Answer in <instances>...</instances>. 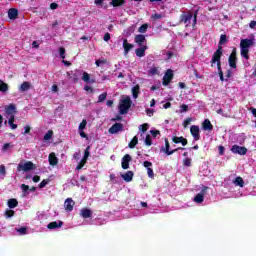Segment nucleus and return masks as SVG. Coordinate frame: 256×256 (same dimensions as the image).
<instances>
[{
	"instance_id": "obj_2",
	"label": "nucleus",
	"mask_w": 256,
	"mask_h": 256,
	"mask_svg": "<svg viewBox=\"0 0 256 256\" xmlns=\"http://www.w3.org/2000/svg\"><path fill=\"white\" fill-rule=\"evenodd\" d=\"M131 98L129 96L124 97L119 104V113L121 115H127L129 109H131Z\"/></svg>"
},
{
	"instance_id": "obj_25",
	"label": "nucleus",
	"mask_w": 256,
	"mask_h": 256,
	"mask_svg": "<svg viewBox=\"0 0 256 256\" xmlns=\"http://www.w3.org/2000/svg\"><path fill=\"white\" fill-rule=\"evenodd\" d=\"M233 183L236 187H245V181H243L241 176L236 177Z\"/></svg>"
},
{
	"instance_id": "obj_35",
	"label": "nucleus",
	"mask_w": 256,
	"mask_h": 256,
	"mask_svg": "<svg viewBox=\"0 0 256 256\" xmlns=\"http://www.w3.org/2000/svg\"><path fill=\"white\" fill-rule=\"evenodd\" d=\"M11 149H13V144L11 143H6L2 147L3 153H7V151H11Z\"/></svg>"
},
{
	"instance_id": "obj_24",
	"label": "nucleus",
	"mask_w": 256,
	"mask_h": 256,
	"mask_svg": "<svg viewBox=\"0 0 256 256\" xmlns=\"http://www.w3.org/2000/svg\"><path fill=\"white\" fill-rule=\"evenodd\" d=\"M16 109L17 108L15 107V104H9L8 106H6V115H9L11 117V115L15 113Z\"/></svg>"
},
{
	"instance_id": "obj_21",
	"label": "nucleus",
	"mask_w": 256,
	"mask_h": 256,
	"mask_svg": "<svg viewBox=\"0 0 256 256\" xmlns=\"http://www.w3.org/2000/svg\"><path fill=\"white\" fill-rule=\"evenodd\" d=\"M145 51H147V46H140L135 50L137 57H145Z\"/></svg>"
},
{
	"instance_id": "obj_19",
	"label": "nucleus",
	"mask_w": 256,
	"mask_h": 256,
	"mask_svg": "<svg viewBox=\"0 0 256 256\" xmlns=\"http://www.w3.org/2000/svg\"><path fill=\"white\" fill-rule=\"evenodd\" d=\"M18 15H19V11L17 9L11 8L8 10L9 19L15 20V19H17Z\"/></svg>"
},
{
	"instance_id": "obj_43",
	"label": "nucleus",
	"mask_w": 256,
	"mask_h": 256,
	"mask_svg": "<svg viewBox=\"0 0 256 256\" xmlns=\"http://www.w3.org/2000/svg\"><path fill=\"white\" fill-rule=\"evenodd\" d=\"M16 231L19 233V235H27V227H21L16 229Z\"/></svg>"
},
{
	"instance_id": "obj_31",
	"label": "nucleus",
	"mask_w": 256,
	"mask_h": 256,
	"mask_svg": "<svg viewBox=\"0 0 256 256\" xmlns=\"http://www.w3.org/2000/svg\"><path fill=\"white\" fill-rule=\"evenodd\" d=\"M0 91L2 93H7V91H9V85L5 83L3 80H0Z\"/></svg>"
},
{
	"instance_id": "obj_52",
	"label": "nucleus",
	"mask_w": 256,
	"mask_h": 256,
	"mask_svg": "<svg viewBox=\"0 0 256 256\" xmlns=\"http://www.w3.org/2000/svg\"><path fill=\"white\" fill-rule=\"evenodd\" d=\"M143 165L146 169H151V167H153V163L149 161H144Z\"/></svg>"
},
{
	"instance_id": "obj_44",
	"label": "nucleus",
	"mask_w": 256,
	"mask_h": 256,
	"mask_svg": "<svg viewBox=\"0 0 256 256\" xmlns=\"http://www.w3.org/2000/svg\"><path fill=\"white\" fill-rule=\"evenodd\" d=\"M139 129H140V131H142V133H145L149 129V124L144 123V124L140 125Z\"/></svg>"
},
{
	"instance_id": "obj_29",
	"label": "nucleus",
	"mask_w": 256,
	"mask_h": 256,
	"mask_svg": "<svg viewBox=\"0 0 256 256\" xmlns=\"http://www.w3.org/2000/svg\"><path fill=\"white\" fill-rule=\"evenodd\" d=\"M17 205H19V202L17 201V199L11 198L10 200H8L9 209H15V207H17Z\"/></svg>"
},
{
	"instance_id": "obj_1",
	"label": "nucleus",
	"mask_w": 256,
	"mask_h": 256,
	"mask_svg": "<svg viewBox=\"0 0 256 256\" xmlns=\"http://www.w3.org/2000/svg\"><path fill=\"white\" fill-rule=\"evenodd\" d=\"M254 40L253 39H242L240 41V55L244 57V59L249 60V49L253 47Z\"/></svg>"
},
{
	"instance_id": "obj_16",
	"label": "nucleus",
	"mask_w": 256,
	"mask_h": 256,
	"mask_svg": "<svg viewBox=\"0 0 256 256\" xmlns=\"http://www.w3.org/2000/svg\"><path fill=\"white\" fill-rule=\"evenodd\" d=\"M131 161V155L126 154L122 158V169H129V162Z\"/></svg>"
},
{
	"instance_id": "obj_15",
	"label": "nucleus",
	"mask_w": 256,
	"mask_h": 256,
	"mask_svg": "<svg viewBox=\"0 0 256 256\" xmlns=\"http://www.w3.org/2000/svg\"><path fill=\"white\" fill-rule=\"evenodd\" d=\"M80 215H81V217H83L84 219H89V217H92V216H93V211H91V209H88V208H83V209L80 211Z\"/></svg>"
},
{
	"instance_id": "obj_49",
	"label": "nucleus",
	"mask_w": 256,
	"mask_h": 256,
	"mask_svg": "<svg viewBox=\"0 0 256 256\" xmlns=\"http://www.w3.org/2000/svg\"><path fill=\"white\" fill-rule=\"evenodd\" d=\"M147 174H148V177H150V179H153V177H155V173L153 172V168H148L147 169Z\"/></svg>"
},
{
	"instance_id": "obj_64",
	"label": "nucleus",
	"mask_w": 256,
	"mask_h": 256,
	"mask_svg": "<svg viewBox=\"0 0 256 256\" xmlns=\"http://www.w3.org/2000/svg\"><path fill=\"white\" fill-rule=\"evenodd\" d=\"M153 18L154 19H163V14H154Z\"/></svg>"
},
{
	"instance_id": "obj_6",
	"label": "nucleus",
	"mask_w": 256,
	"mask_h": 256,
	"mask_svg": "<svg viewBox=\"0 0 256 256\" xmlns=\"http://www.w3.org/2000/svg\"><path fill=\"white\" fill-rule=\"evenodd\" d=\"M33 169V162H20L17 166V171H24L27 173V171H31Z\"/></svg>"
},
{
	"instance_id": "obj_42",
	"label": "nucleus",
	"mask_w": 256,
	"mask_h": 256,
	"mask_svg": "<svg viewBox=\"0 0 256 256\" xmlns=\"http://www.w3.org/2000/svg\"><path fill=\"white\" fill-rule=\"evenodd\" d=\"M96 65L98 67H102V65H107V60H105V59H98V60H96Z\"/></svg>"
},
{
	"instance_id": "obj_63",
	"label": "nucleus",
	"mask_w": 256,
	"mask_h": 256,
	"mask_svg": "<svg viewBox=\"0 0 256 256\" xmlns=\"http://www.w3.org/2000/svg\"><path fill=\"white\" fill-rule=\"evenodd\" d=\"M21 189H22L24 192H27V190L29 189V186L26 185V184H22V185H21Z\"/></svg>"
},
{
	"instance_id": "obj_58",
	"label": "nucleus",
	"mask_w": 256,
	"mask_h": 256,
	"mask_svg": "<svg viewBox=\"0 0 256 256\" xmlns=\"http://www.w3.org/2000/svg\"><path fill=\"white\" fill-rule=\"evenodd\" d=\"M218 73H219V77H220V80L221 81H224V78H223V70L220 68H218Z\"/></svg>"
},
{
	"instance_id": "obj_50",
	"label": "nucleus",
	"mask_w": 256,
	"mask_h": 256,
	"mask_svg": "<svg viewBox=\"0 0 256 256\" xmlns=\"http://www.w3.org/2000/svg\"><path fill=\"white\" fill-rule=\"evenodd\" d=\"M189 111V106L183 104L182 106H180V113H185Z\"/></svg>"
},
{
	"instance_id": "obj_22",
	"label": "nucleus",
	"mask_w": 256,
	"mask_h": 256,
	"mask_svg": "<svg viewBox=\"0 0 256 256\" xmlns=\"http://www.w3.org/2000/svg\"><path fill=\"white\" fill-rule=\"evenodd\" d=\"M124 53L127 55L131 49H133V44L127 42V39L123 41Z\"/></svg>"
},
{
	"instance_id": "obj_47",
	"label": "nucleus",
	"mask_w": 256,
	"mask_h": 256,
	"mask_svg": "<svg viewBox=\"0 0 256 256\" xmlns=\"http://www.w3.org/2000/svg\"><path fill=\"white\" fill-rule=\"evenodd\" d=\"M145 145H147L148 147H151L152 142H151V135H147L145 138Z\"/></svg>"
},
{
	"instance_id": "obj_51",
	"label": "nucleus",
	"mask_w": 256,
	"mask_h": 256,
	"mask_svg": "<svg viewBox=\"0 0 256 256\" xmlns=\"http://www.w3.org/2000/svg\"><path fill=\"white\" fill-rule=\"evenodd\" d=\"M0 175H7V171L5 170V165H0Z\"/></svg>"
},
{
	"instance_id": "obj_61",
	"label": "nucleus",
	"mask_w": 256,
	"mask_h": 256,
	"mask_svg": "<svg viewBox=\"0 0 256 256\" xmlns=\"http://www.w3.org/2000/svg\"><path fill=\"white\" fill-rule=\"evenodd\" d=\"M84 91H90V93H93V88H91L89 85H86L84 86Z\"/></svg>"
},
{
	"instance_id": "obj_33",
	"label": "nucleus",
	"mask_w": 256,
	"mask_h": 256,
	"mask_svg": "<svg viewBox=\"0 0 256 256\" xmlns=\"http://www.w3.org/2000/svg\"><path fill=\"white\" fill-rule=\"evenodd\" d=\"M137 143H139V138H137V136H134L133 139L130 141L128 147L130 149H135V146L137 145Z\"/></svg>"
},
{
	"instance_id": "obj_32",
	"label": "nucleus",
	"mask_w": 256,
	"mask_h": 256,
	"mask_svg": "<svg viewBox=\"0 0 256 256\" xmlns=\"http://www.w3.org/2000/svg\"><path fill=\"white\" fill-rule=\"evenodd\" d=\"M8 125L11 129H17V124H15V115H11L8 120Z\"/></svg>"
},
{
	"instance_id": "obj_57",
	"label": "nucleus",
	"mask_w": 256,
	"mask_h": 256,
	"mask_svg": "<svg viewBox=\"0 0 256 256\" xmlns=\"http://www.w3.org/2000/svg\"><path fill=\"white\" fill-rule=\"evenodd\" d=\"M83 159H86V161H87V159H89V146L87 147V149H86L85 152H84V157H83Z\"/></svg>"
},
{
	"instance_id": "obj_39",
	"label": "nucleus",
	"mask_w": 256,
	"mask_h": 256,
	"mask_svg": "<svg viewBox=\"0 0 256 256\" xmlns=\"http://www.w3.org/2000/svg\"><path fill=\"white\" fill-rule=\"evenodd\" d=\"M86 163H87V160L85 158H82L80 163L76 167L77 171H80V169H83V167H85Z\"/></svg>"
},
{
	"instance_id": "obj_13",
	"label": "nucleus",
	"mask_w": 256,
	"mask_h": 256,
	"mask_svg": "<svg viewBox=\"0 0 256 256\" xmlns=\"http://www.w3.org/2000/svg\"><path fill=\"white\" fill-rule=\"evenodd\" d=\"M73 207H75V201H73V198H67L64 202L65 211L71 212Z\"/></svg>"
},
{
	"instance_id": "obj_59",
	"label": "nucleus",
	"mask_w": 256,
	"mask_h": 256,
	"mask_svg": "<svg viewBox=\"0 0 256 256\" xmlns=\"http://www.w3.org/2000/svg\"><path fill=\"white\" fill-rule=\"evenodd\" d=\"M249 27H250V29H255V27H256V21H255V20H252V21L250 22V24H249Z\"/></svg>"
},
{
	"instance_id": "obj_17",
	"label": "nucleus",
	"mask_w": 256,
	"mask_h": 256,
	"mask_svg": "<svg viewBox=\"0 0 256 256\" xmlns=\"http://www.w3.org/2000/svg\"><path fill=\"white\" fill-rule=\"evenodd\" d=\"M48 161H49V164L52 165L53 167H55V165L59 163V159L53 152L49 154Z\"/></svg>"
},
{
	"instance_id": "obj_8",
	"label": "nucleus",
	"mask_w": 256,
	"mask_h": 256,
	"mask_svg": "<svg viewBox=\"0 0 256 256\" xmlns=\"http://www.w3.org/2000/svg\"><path fill=\"white\" fill-rule=\"evenodd\" d=\"M200 129H199V126L197 125H192L190 127V133L192 135V137L194 138V141H199V139H201V135L199 134L200 133Z\"/></svg>"
},
{
	"instance_id": "obj_9",
	"label": "nucleus",
	"mask_w": 256,
	"mask_h": 256,
	"mask_svg": "<svg viewBox=\"0 0 256 256\" xmlns=\"http://www.w3.org/2000/svg\"><path fill=\"white\" fill-rule=\"evenodd\" d=\"M134 41L137 43V45H139V47H147V39L145 38V35H136Z\"/></svg>"
},
{
	"instance_id": "obj_27",
	"label": "nucleus",
	"mask_w": 256,
	"mask_h": 256,
	"mask_svg": "<svg viewBox=\"0 0 256 256\" xmlns=\"http://www.w3.org/2000/svg\"><path fill=\"white\" fill-rule=\"evenodd\" d=\"M82 81H84V83H95V80L94 79L91 80V77L89 76V73H87V72H83Z\"/></svg>"
},
{
	"instance_id": "obj_45",
	"label": "nucleus",
	"mask_w": 256,
	"mask_h": 256,
	"mask_svg": "<svg viewBox=\"0 0 256 256\" xmlns=\"http://www.w3.org/2000/svg\"><path fill=\"white\" fill-rule=\"evenodd\" d=\"M183 166L184 167H191V158H185L183 160Z\"/></svg>"
},
{
	"instance_id": "obj_14",
	"label": "nucleus",
	"mask_w": 256,
	"mask_h": 256,
	"mask_svg": "<svg viewBox=\"0 0 256 256\" xmlns=\"http://www.w3.org/2000/svg\"><path fill=\"white\" fill-rule=\"evenodd\" d=\"M47 227L49 229H61V227H63V221L59 220V221H54V222H50Z\"/></svg>"
},
{
	"instance_id": "obj_53",
	"label": "nucleus",
	"mask_w": 256,
	"mask_h": 256,
	"mask_svg": "<svg viewBox=\"0 0 256 256\" xmlns=\"http://www.w3.org/2000/svg\"><path fill=\"white\" fill-rule=\"evenodd\" d=\"M146 113H147L148 117H153L155 110L148 108V109H146Z\"/></svg>"
},
{
	"instance_id": "obj_54",
	"label": "nucleus",
	"mask_w": 256,
	"mask_h": 256,
	"mask_svg": "<svg viewBox=\"0 0 256 256\" xmlns=\"http://www.w3.org/2000/svg\"><path fill=\"white\" fill-rule=\"evenodd\" d=\"M59 51H60V57H61V59H65V48L61 47V48L59 49Z\"/></svg>"
},
{
	"instance_id": "obj_46",
	"label": "nucleus",
	"mask_w": 256,
	"mask_h": 256,
	"mask_svg": "<svg viewBox=\"0 0 256 256\" xmlns=\"http://www.w3.org/2000/svg\"><path fill=\"white\" fill-rule=\"evenodd\" d=\"M85 127H87V120H83L80 124H79V131H83V129H85Z\"/></svg>"
},
{
	"instance_id": "obj_5",
	"label": "nucleus",
	"mask_w": 256,
	"mask_h": 256,
	"mask_svg": "<svg viewBox=\"0 0 256 256\" xmlns=\"http://www.w3.org/2000/svg\"><path fill=\"white\" fill-rule=\"evenodd\" d=\"M191 19H193V13L184 12L180 16V23H184L186 27H189L191 25Z\"/></svg>"
},
{
	"instance_id": "obj_62",
	"label": "nucleus",
	"mask_w": 256,
	"mask_h": 256,
	"mask_svg": "<svg viewBox=\"0 0 256 256\" xmlns=\"http://www.w3.org/2000/svg\"><path fill=\"white\" fill-rule=\"evenodd\" d=\"M159 130H151V134L153 137H157V135H159Z\"/></svg>"
},
{
	"instance_id": "obj_37",
	"label": "nucleus",
	"mask_w": 256,
	"mask_h": 256,
	"mask_svg": "<svg viewBox=\"0 0 256 256\" xmlns=\"http://www.w3.org/2000/svg\"><path fill=\"white\" fill-rule=\"evenodd\" d=\"M148 75H159V67H152L148 71Z\"/></svg>"
},
{
	"instance_id": "obj_36",
	"label": "nucleus",
	"mask_w": 256,
	"mask_h": 256,
	"mask_svg": "<svg viewBox=\"0 0 256 256\" xmlns=\"http://www.w3.org/2000/svg\"><path fill=\"white\" fill-rule=\"evenodd\" d=\"M53 138V130H49L45 135L43 140L44 141H51V139Z\"/></svg>"
},
{
	"instance_id": "obj_4",
	"label": "nucleus",
	"mask_w": 256,
	"mask_h": 256,
	"mask_svg": "<svg viewBox=\"0 0 256 256\" xmlns=\"http://www.w3.org/2000/svg\"><path fill=\"white\" fill-rule=\"evenodd\" d=\"M228 63L231 69H237V48H233L232 53L228 58Z\"/></svg>"
},
{
	"instance_id": "obj_7",
	"label": "nucleus",
	"mask_w": 256,
	"mask_h": 256,
	"mask_svg": "<svg viewBox=\"0 0 256 256\" xmlns=\"http://www.w3.org/2000/svg\"><path fill=\"white\" fill-rule=\"evenodd\" d=\"M171 81H173V70L169 69L166 71V73L163 76L162 85H164V87H167V85H169Z\"/></svg>"
},
{
	"instance_id": "obj_41",
	"label": "nucleus",
	"mask_w": 256,
	"mask_h": 256,
	"mask_svg": "<svg viewBox=\"0 0 256 256\" xmlns=\"http://www.w3.org/2000/svg\"><path fill=\"white\" fill-rule=\"evenodd\" d=\"M105 99H107V92L102 93V94L99 95L98 103H103V101H105Z\"/></svg>"
},
{
	"instance_id": "obj_26",
	"label": "nucleus",
	"mask_w": 256,
	"mask_h": 256,
	"mask_svg": "<svg viewBox=\"0 0 256 256\" xmlns=\"http://www.w3.org/2000/svg\"><path fill=\"white\" fill-rule=\"evenodd\" d=\"M30 89H31V83L23 82L19 88V91H21V93H25V91H29Z\"/></svg>"
},
{
	"instance_id": "obj_34",
	"label": "nucleus",
	"mask_w": 256,
	"mask_h": 256,
	"mask_svg": "<svg viewBox=\"0 0 256 256\" xmlns=\"http://www.w3.org/2000/svg\"><path fill=\"white\" fill-rule=\"evenodd\" d=\"M139 85H136L132 88V95L134 99H137V97H139Z\"/></svg>"
},
{
	"instance_id": "obj_10",
	"label": "nucleus",
	"mask_w": 256,
	"mask_h": 256,
	"mask_svg": "<svg viewBox=\"0 0 256 256\" xmlns=\"http://www.w3.org/2000/svg\"><path fill=\"white\" fill-rule=\"evenodd\" d=\"M121 131H123V124L115 123L109 128L108 133H110V135H115Z\"/></svg>"
},
{
	"instance_id": "obj_30",
	"label": "nucleus",
	"mask_w": 256,
	"mask_h": 256,
	"mask_svg": "<svg viewBox=\"0 0 256 256\" xmlns=\"http://www.w3.org/2000/svg\"><path fill=\"white\" fill-rule=\"evenodd\" d=\"M110 5H112V7H121L125 5V0H111Z\"/></svg>"
},
{
	"instance_id": "obj_3",
	"label": "nucleus",
	"mask_w": 256,
	"mask_h": 256,
	"mask_svg": "<svg viewBox=\"0 0 256 256\" xmlns=\"http://www.w3.org/2000/svg\"><path fill=\"white\" fill-rule=\"evenodd\" d=\"M221 57H223V46H218L217 51L214 52L211 60V67L217 63V67H221Z\"/></svg>"
},
{
	"instance_id": "obj_40",
	"label": "nucleus",
	"mask_w": 256,
	"mask_h": 256,
	"mask_svg": "<svg viewBox=\"0 0 256 256\" xmlns=\"http://www.w3.org/2000/svg\"><path fill=\"white\" fill-rule=\"evenodd\" d=\"M225 43H227V35L222 34L220 36L219 47H221V45H225Z\"/></svg>"
},
{
	"instance_id": "obj_55",
	"label": "nucleus",
	"mask_w": 256,
	"mask_h": 256,
	"mask_svg": "<svg viewBox=\"0 0 256 256\" xmlns=\"http://www.w3.org/2000/svg\"><path fill=\"white\" fill-rule=\"evenodd\" d=\"M5 215H7L8 217H13V215H15V211H13V210H7V211L5 212Z\"/></svg>"
},
{
	"instance_id": "obj_38",
	"label": "nucleus",
	"mask_w": 256,
	"mask_h": 256,
	"mask_svg": "<svg viewBox=\"0 0 256 256\" xmlns=\"http://www.w3.org/2000/svg\"><path fill=\"white\" fill-rule=\"evenodd\" d=\"M147 29H149V25L148 24H143L139 27L138 33H147Z\"/></svg>"
},
{
	"instance_id": "obj_60",
	"label": "nucleus",
	"mask_w": 256,
	"mask_h": 256,
	"mask_svg": "<svg viewBox=\"0 0 256 256\" xmlns=\"http://www.w3.org/2000/svg\"><path fill=\"white\" fill-rule=\"evenodd\" d=\"M110 39H111V34H109V32L105 33L104 41H109Z\"/></svg>"
},
{
	"instance_id": "obj_23",
	"label": "nucleus",
	"mask_w": 256,
	"mask_h": 256,
	"mask_svg": "<svg viewBox=\"0 0 256 256\" xmlns=\"http://www.w3.org/2000/svg\"><path fill=\"white\" fill-rule=\"evenodd\" d=\"M122 179H124L126 183L133 181V172L132 171L126 172L125 174L122 175Z\"/></svg>"
},
{
	"instance_id": "obj_48",
	"label": "nucleus",
	"mask_w": 256,
	"mask_h": 256,
	"mask_svg": "<svg viewBox=\"0 0 256 256\" xmlns=\"http://www.w3.org/2000/svg\"><path fill=\"white\" fill-rule=\"evenodd\" d=\"M191 121H193L192 118H187L186 120H184V122H183V127H184L185 129H187V126H188V125H191Z\"/></svg>"
},
{
	"instance_id": "obj_12",
	"label": "nucleus",
	"mask_w": 256,
	"mask_h": 256,
	"mask_svg": "<svg viewBox=\"0 0 256 256\" xmlns=\"http://www.w3.org/2000/svg\"><path fill=\"white\" fill-rule=\"evenodd\" d=\"M169 140L165 139V148H162L161 151H163L164 153H166V155H173V153H176V151H179V149H181L182 151L185 150V148H177L174 149L172 151L169 150Z\"/></svg>"
},
{
	"instance_id": "obj_28",
	"label": "nucleus",
	"mask_w": 256,
	"mask_h": 256,
	"mask_svg": "<svg viewBox=\"0 0 256 256\" xmlns=\"http://www.w3.org/2000/svg\"><path fill=\"white\" fill-rule=\"evenodd\" d=\"M194 201H195V203H203V201H205V194L203 192L198 193L194 197Z\"/></svg>"
},
{
	"instance_id": "obj_56",
	"label": "nucleus",
	"mask_w": 256,
	"mask_h": 256,
	"mask_svg": "<svg viewBox=\"0 0 256 256\" xmlns=\"http://www.w3.org/2000/svg\"><path fill=\"white\" fill-rule=\"evenodd\" d=\"M47 183H49V181L43 180V181L39 184V188H40V189H43V187H46V186H47Z\"/></svg>"
},
{
	"instance_id": "obj_20",
	"label": "nucleus",
	"mask_w": 256,
	"mask_h": 256,
	"mask_svg": "<svg viewBox=\"0 0 256 256\" xmlns=\"http://www.w3.org/2000/svg\"><path fill=\"white\" fill-rule=\"evenodd\" d=\"M172 141H173V143H181L183 145V147H185L187 145V139L184 138L183 136H181V137L174 136L172 138Z\"/></svg>"
},
{
	"instance_id": "obj_11",
	"label": "nucleus",
	"mask_w": 256,
	"mask_h": 256,
	"mask_svg": "<svg viewBox=\"0 0 256 256\" xmlns=\"http://www.w3.org/2000/svg\"><path fill=\"white\" fill-rule=\"evenodd\" d=\"M231 151L237 155H247V149L243 146L233 145Z\"/></svg>"
},
{
	"instance_id": "obj_18",
	"label": "nucleus",
	"mask_w": 256,
	"mask_h": 256,
	"mask_svg": "<svg viewBox=\"0 0 256 256\" xmlns=\"http://www.w3.org/2000/svg\"><path fill=\"white\" fill-rule=\"evenodd\" d=\"M202 127L204 131H213V124H211L209 119L204 120Z\"/></svg>"
}]
</instances>
